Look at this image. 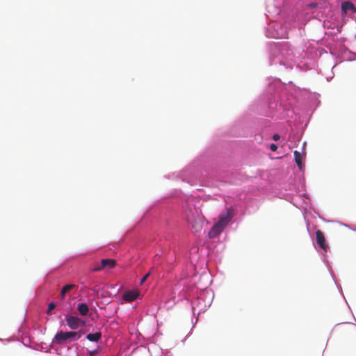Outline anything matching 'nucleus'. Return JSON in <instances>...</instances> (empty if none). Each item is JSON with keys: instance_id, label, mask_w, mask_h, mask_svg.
Instances as JSON below:
<instances>
[{"instance_id": "10", "label": "nucleus", "mask_w": 356, "mask_h": 356, "mask_svg": "<svg viewBox=\"0 0 356 356\" xmlns=\"http://www.w3.org/2000/svg\"><path fill=\"white\" fill-rule=\"evenodd\" d=\"M75 287H76V286L74 284H67V285L64 286L62 288L61 291H60V299L63 300L65 297V294L67 292L72 290L73 289H74Z\"/></svg>"}, {"instance_id": "8", "label": "nucleus", "mask_w": 356, "mask_h": 356, "mask_svg": "<svg viewBox=\"0 0 356 356\" xmlns=\"http://www.w3.org/2000/svg\"><path fill=\"white\" fill-rule=\"evenodd\" d=\"M139 295V293L136 291H126L123 295V300L126 302H132L135 300Z\"/></svg>"}, {"instance_id": "9", "label": "nucleus", "mask_w": 356, "mask_h": 356, "mask_svg": "<svg viewBox=\"0 0 356 356\" xmlns=\"http://www.w3.org/2000/svg\"><path fill=\"white\" fill-rule=\"evenodd\" d=\"M341 9L344 14H346L349 10H351L353 13H356V8L355 7L354 4L350 1H346L343 3Z\"/></svg>"}, {"instance_id": "13", "label": "nucleus", "mask_w": 356, "mask_h": 356, "mask_svg": "<svg viewBox=\"0 0 356 356\" xmlns=\"http://www.w3.org/2000/svg\"><path fill=\"white\" fill-rule=\"evenodd\" d=\"M79 312L80 313L81 315L82 316H86L87 315V314L88 313V307L86 304L85 303H81L78 305V308H77Z\"/></svg>"}, {"instance_id": "11", "label": "nucleus", "mask_w": 356, "mask_h": 356, "mask_svg": "<svg viewBox=\"0 0 356 356\" xmlns=\"http://www.w3.org/2000/svg\"><path fill=\"white\" fill-rule=\"evenodd\" d=\"M293 154H294L296 163H297L298 168L300 169H302V167L303 165V163H302L303 155L300 152H299L296 150L294 151Z\"/></svg>"}, {"instance_id": "19", "label": "nucleus", "mask_w": 356, "mask_h": 356, "mask_svg": "<svg viewBox=\"0 0 356 356\" xmlns=\"http://www.w3.org/2000/svg\"><path fill=\"white\" fill-rule=\"evenodd\" d=\"M280 138V136L279 134H275L273 136V139L275 140V141H277Z\"/></svg>"}, {"instance_id": "6", "label": "nucleus", "mask_w": 356, "mask_h": 356, "mask_svg": "<svg viewBox=\"0 0 356 356\" xmlns=\"http://www.w3.org/2000/svg\"><path fill=\"white\" fill-rule=\"evenodd\" d=\"M224 229V227L220 226L219 224L216 223L211 228V229L208 233V236L209 238H216L218 236Z\"/></svg>"}, {"instance_id": "16", "label": "nucleus", "mask_w": 356, "mask_h": 356, "mask_svg": "<svg viewBox=\"0 0 356 356\" xmlns=\"http://www.w3.org/2000/svg\"><path fill=\"white\" fill-rule=\"evenodd\" d=\"M56 307L54 302H50L48 305L47 314H50L51 311Z\"/></svg>"}, {"instance_id": "3", "label": "nucleus", "mask_w": 356, "mask_h": 356, "mask_svg": "<svg viewBox=\"0 0 356 356\" xmlns=\"http://www.w3.org/2000/svg\"><path fill=\"white\" fill-rule=\"evenodd\" d=\"M233 217V209L232 207L227 208L225 211L220 214L219 220L217 223L225 228Z\"/></svg>"}, {"instance_id": "4", "label": "nucleus", "mask_w": 356, "mask_h": 356, "mask_svg": "<svg viewBox=\"0 0 356 356\" xmlns=\"http://www.w3.org/2000/svg\"><path fill=\"white\" fill-rule=\"evenodd\" d=\"M66 322L70 329L76 330L81 325L82 321L78 317L67 316L66 317Z\"/></svg>"}, {"instance_id": "1", "label": "nucleus", "mask_w": 356, "mask_h": 356, "mask_svg": "<svg viewBox=\"0 0 356 356\" xmlns=\"http://www.w3.org/2000/svg\"><path fill=\"white\" fill-rule=\"evenodd\" d=\"M186 219L194 232H198L202 229V220L199 211L190 204L186 205Z\"/></svg>"}, {"instance_id": "5", "label": "nucleus", "mask_w": 356, "mask_h": 356, "mask_svg": "<svg viewBox=\"0 0 356 356\" xmlns=\"http://www.w3.org/2000/svg\"><path fill=\"white\" fill-rule=\"evenodd\" d=\"M316 243H317L318 245L321 248H322L323 250L327 251V250L328 248V245L326 243L325 238L323 233L321 230L318 229L316 232Z\"/></svg>"}, {"instance_id": "18", "label": "nucleus", "mask_w": 356, "mask_h": 356, "mask_svg": "<svg viewBox=\"0 0 356 356\" xmlns=\"http://www.w3.org/2000/svg\"><path fill=\"white\" fill-rule=\"evenodd\" d=\"M270 149L273 151V152H275L277 149V146L274 144V143H272L270 145Z\"/></svg>"}, {"instance_id": "7", "label": "nucleus", "mask_w": 356, "mask_h": 356, "mask_svg": "<svg viewBox=\"0 0 356 356\" xmlns=\"http://www.w3.org/2000/svg\"><path fill=\"white\" fill-rule=\"evenodd\" d=\"M100 262L103 270L111 269L116 266V261L113 259H103Z\"/></svg>"}, {"instance_id": "17", "label": "nucleus", "mask_w": 356, "mask_h": 356, "mask_svg": "<svg viewBox=\"0 0 356 356\" xmlns=\"http://www.w3.org/2000/svg\"><path fill=\"white\" fill-rule=\"evenodd\" d=\"M149 274H150V273H149H149H147V274H146V275H145V276L141 279V280H140V284H143V283L145 282V280H147V278L149 277Z\"/></svg>"}, {"instance_id": "15", "label": "nucleus", "mask_w": 356, "mask_h": 356, "mask_svg": "<svg viewBox=\"0 0 356 356\" xmlns=\"http://www.w3.org/2000/svg\"><path fill=\"white\" fill-rule=\"evenodd\" d=\"M321 3H318V2H314V3H311L309 4H308L307 6L308 8H318V7H321Z\"/></svg>"}, {"instance_id": "2", "label": "nucleus", "mask_w": 356, "mask_h": 356, "mask_svg": "<svg viewBox=\"0 0 356 356\" xmlns=\"http://www.w3.org/2000/svg\"><path fill=\"white\" fill-rule=\"evenodd\" d=\"M82 334L80 332H58L54 337L53 342L56 344H63L68 339L78 340L81 338Z\"/></svg>"}, {"instance_id": "12", "label": "nucleus", "mask_w": 356, "mask_h": 356, "mask_svg": "<svg viewBox=\"0 0 356 356\" xmlns=\"http://www.w3.org/2000/svg\"><path fill=\"white\" fill-rule=\"evenodd\" d=\"M102 337L100 332L90 333L87 334L86 338L90 341H98Z\"/></svg>"}, {"instance_id": "14", "label": "nucleus", "mask_w": 356, "mask_h": 356, "mask_svg": "<svg viewBox=\"0 0 356 356\" xmlns=\"http://www.w3.org/2000/svg\"><path fill=\"white\" fill-rule=\"evenodd\" d=\"M101 270H103L101 267V262L99 264H96L95 266L90 270V272H98Z\"/></svg>"}]
</instances>
